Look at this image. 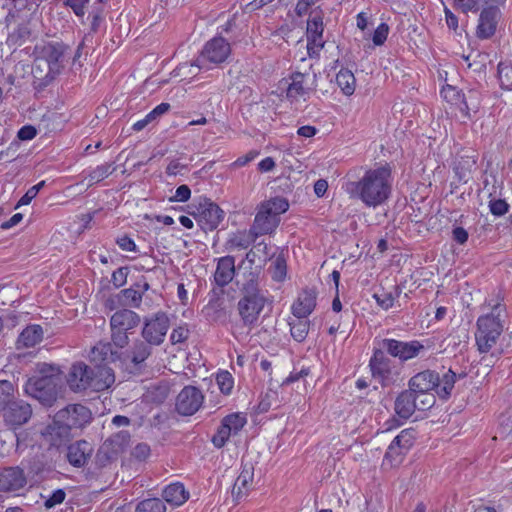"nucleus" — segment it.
I'll use <instances>...</instances> for the list:
<instances>
[{
    "mask_svg": "<svg viewBox=\"0 0 512 512\" xmlns=\"http://www.w3.org/2000/svg\"><path fill=\"white\" fill-rule=\"evenodd\" d=\"M481 310L483 313L476 321L477 349L481 354L492 352V355H501L510 347L509 343L504 344L506 337L501 338L507 318L506 305L497 297L486 300Z\"/></svg>",
    "mask_w": 512,
    "mask_h": 512,
    "instance_id": "obj_1",
    "label": "nucleus"
},
{
    "mask_svg": "<svg viewBox=\"0 0 512 512\" xmlns=\"http://www.w3.org/2000/svg\"><path fill=\"white\" fill-rule=\"evenodd\" d=\"M393 176L388 164L365 171L357 181H348L343 186L352 199L360 200L367 207H377L387 201L391 194Z\"/></svg>",
    "mask_w": 512,
    "mask_h": 512,
    "instance_id": "obj_2",
    "label": "nucleus"
},
{
    "mask_svg": "<svg viewBox=\"0 0 512 512\" xmlns=\"http://www.w3.org/2000/svg\"><path fill=\"white\" fill-rule=\"evenodd\" d=\"M58 369L46 363L38 366V372L27 379L24 393L45 406H52L60 392Z\"/></svg>",
    "mask_w": 512,
    "mask_h": 512,
    "instance_id": "obj_3",
    "label": "nucleus"
},
{
    "mask_svg": "<svg viewBox=\"0 0 512 512\" xmlns=\"http://www.w3.org/2000/svg\"><path fill=\"white\" fill-rule=\"evenodd\" d=\"M456 377L451 369L441 377L436 371L427 369L412 376L408 381V387L419 397L435 391L441 399H447L452 393Z\"/></svg>",
    "mask_w": 512,
    "mask_h": 512,
    "instance_id": "obj_4",
    "label": "nucleus"
},
{
    "mask_svg": "<svg viewBox=\"0 0 512 512\" xmlns=\"http://www.w3.org/2000/svg\"><path fill=\"white\" fill-rule=\"evenodd\" d=\"M289 208L288 201L283 197H275L261 203L250 229L257 238L272 234L280 223V215Z\"/></svg>",
    "mask_w": 512,
    "mask_h": 512,
    "instance_id": "obj_5",
    "label": "nucleus"
},
{
    "mask_svg": "<svg viewBox=\"0 0 512 512\" xmlns=\"http://www.w3.org/2000/svg\"><path fill=\"white\" fill-rule=\"evenodd\" d=\"M69 49L67 44L59 41H50L42 46H36L35 50L39 52V57L36 60V72H42V63L47 65L48 72L44 76L46 84L55 79L64 69L65 55Z\"/></svg>",
    "mask_w": 512,
    "mask_h": 512,
    "instance_id": "obj_6",
    "label": "nucleus"
},
{
    "mask_svg": "<svg viewBox=\"0 0 512 512\" xmlns=\"http://www.w3.org/2000/svg\"><path fill=\"white\" fill-rule=\"evenodd\" d=\"M369 368L373 379L379 382L383 387L395 384L399 377V371L382 349H375L369 360Z\"/></svg>",
    "mask_w": 512,
    "mask_h": 512,
    "instance_id": "obj_7",
    "label": "nucleus"
},
{
    "mask_svg": "<svg viewBox=\"0 0 512 512\" xmlns=\"http://www.w3.org/2000/svg\"><path fill=\"white\" fill-rule=\"evenodd\" d=\"M381 347L390 356L398 358L401 362L414 359L426 350L424 345L417 340L400 341L391 338L383 339Z\"/></svg>",
    "mask_w": 512,
    "mask_h": 512,
    "instance_id": "obj_8",
    "label": "nucleus"
},
{
    "mask_svg": "<svg viewBox=\"0 0 512 512\" xmlns=\"http://www.w3.org/2000/svg\"><path fill=\"white\" fill-rule=\"evenodd\" d=\"M151 347L144 340H135L129 349L121 351V366L130 372L140 371L152 353Z\"/></svg>",
    "mask_w": 512,
    "mask_h": 512,
    "instance_id": "obj_9",
    "label": "nucleus"
},
{
    "mask_svg": "<svg viewBox=\"0 0 512 512\" xmlns=\"http://www.w3.org/2000/svg\"><path fill=\"white\" fill-rule=\"evenodd\" d=\"M169 326L168 316L158 312L153 317L145 319L141 335L151 346H159L164 342Z\"/></svg>",
    "mask_w": 512,
    "mask_h": 512,
    "instance_id": "obj_10",
    "label": "nucleus"
},
{
    "mask_svg": "<svg viewBox=\"0 0 512 512\" xmlns=\"http://www.w3.org/2000/svg\"><path fill=\"white\" fill-rule=\"evenodd\" d=\"M247 423L244 413H232L225 416L211 441L216 448H222L231 436L237 435Z\"/></svg>",
    "mask_w": 512,
    "mask_h": 512,
    "instance_id": "obj_11",
    "label": "nucleus"
},
{
    "mask_svg": "<svg viewBox=\"0 0 512 512\" xmlns=\"http://www.w3.org/2000/svg\"><path fill=\"white\" fill-rule=\"evenodd\" d=\"M266 301L264 295H243L240 298L237 308L244 326L256 324Z\"/></svg>",
    "mask_w": 512,
    "mask_h": 512,
    "instance_id": "obj_12",
    "label": "nucleus"
},
{
    "mask_svg": "<svg viewBox=\"0 0 512 512\" xmlns=\"http://www.w3.org/2000/svg\"><path fill=\"white\" fill-rule=\"evenodd\" d=\"M230 53V44L223 37H214L204 45L197 65L200 67L205 61L213 64L223 63Z\"/></svg>",
    "mask_w": 512,
    "mask_h": 512,
    "instance_id": "obj_13",
    "label": "nucleus"
},
{
    "mask_svg": "<svg viewBox=\"0 0 512 512\" xmlns=\"http://www.w3.org/2000/svg\"><path fill=\"white\" fill-rule=\"evenodd\" d=\"M203 401L204 396L197 387L185 386L177 396L176 410L181 415H193L202 406Z\"/></svg>",
    "mask_w": 512,
    "mask_h": 512,
    "instance_id": "obj_14",
    "label": "nucleus"
},
{
    "mask_svg": "<svg viewBox=\"0 0 512 512\" xmlns=\"http://www.w3.org/2000/svg\"><path fill=\"white\" fill-rule=\"evenodd\" d=\"M58 419L64 421L71 429L81 430L92 420L91 411L81 404L68 405L57 412Z\"/></svg>",
    "mask_w": 512,
    "mask_h": 512,
    "instance_id": "obj_15",
    "label": "nucleus"
},
{
    "mask_svg": "<svg viewBox=\"0 0 512 512\" xmlns=\"http://www.w3.org/2000/svg\"><path fill=\"white\" fill-rule=\"evenodd\" d=\"M413 444L414 437L412 432L402 430L390 443L385 453V460L390 462L392 466L399 465Z\"/></svg>",
    "mask_w": 512,
    "mask_h": 512,
    "instance_id": "obj_16",
    "label": "nucleus"
},
{
    "mask_svg": "<svg viewBox=\"0 0 512 512\" xmlns=\"http://www.w3.org/2000/svg\"><path fill=\"white\" fill-rule=\"evenodd\" d=\"M26 484V474L21 467H0V492L15 493L23 489Z\"/></svg>",
    "mask_w": 512,
    "mask_h": 512,
    "instance_id": "obj_17",
    "label": "nucleus"
},
{
    "mask_svg": "<svg viewBox=\"0 0 512 512\" xmlns=\"http://www.w3.org/2000/svg\"><path fill=\"white\" fill-rule=\"evenodd\" d=\"M224 215V211L217 204L205 200L199 205L196 218L203 230L212 231L218 227Z\"/></svg>",
    "mask_w": 512,
    "mask_h": 512,
    "instance_id": "obj_18",
    "label": "nucleus"
},
{
    "mask_svg": "<svg viewBox=\"0 0 512 512\" xmlns=\"http://www.w3.org/2000/svg\"><path fill=\"white\" fill-rule=\"evenodd\" d=\"M6 408L5 421L14 427L26 424L32 416L31 405L22 399L11 400Z\"/></svg>",
    "mask_w": 512,
    "mask_h": 512,
    "instance_id": "obj_19",
    "label": "nucleus"
},
{
    "mask_svg": "<svg viewBox=\"0 0 512 512\" xmlns=\"http://www.w3.org/2000/svg\"><path fill=\"white\" fill-rule=\"evenodd\" d=\"M91 375L92 368L84 362H76L70 368L67 376V383L70 389L75 392L84 391L89 389V386L91 385Z\"/></svg>",
    "mask_w": 512,
    "mask_h": 512,
    "instance_id": "obj_20",
    "label": "nucleus"
},
{
    "mask_svg": "<svg viewBox=\"0 0 512 512\" xmlns=\"http://www.w3.org/2000/svg\"><path fill=\"white\" fill-rule=\"evenodd\" d=\"M130 442V434L128 431H119L113 434L104 442L97 453V459L100 460L104 456L107 460L113 458L124 450Z\"/></svg>",
    "mask_w": 512,
    "mask_h": 512,
    "instance_id": "obj_21",
    "label": "nucleus"
},
{
    "mask_svg": "<svg viewBox=\"0 0 512 512\" xmlns=\"http://www.w3.org/2000/svg\"><path fill=\"white\" fill-rule=\"evenodd\" d=\"M254 480V466L251 462L242 463L241 472L237 477L233 489L232 496L236 501H240L248 495L252 489Z\"/></svg>",
    "mask_w": 512,
    "mask_h": 512,
    "instance_id": "obj_22",
    "label": "nucleus"
},
{
    "mask_svg": "<svg viewBox=\"0 0 512 512\" xmlns=\"http://www.w3.org/2000/svg\"><path fill=\"white\" fill-rule=\"evenodd\" d=\"M419 396L409 387L399 393L394 402L395 413L402 419H409L417 409Z\"/></svg>",
    "mask_w": 512,
    "mask_h": 512,
    "instance_id": "obj_23",
    "label": "nucleus"
},
{
    "mask_svg": "<svg viewBox=\"0 0 512 512\" xmlns=\"http://www.w3.org/2000/svg\"><path fill=\"white\" fill-rule=\"evenodd\" d=\"M317 294L313 289H305L292 305V313L295 318H307L316 307Z\"/></svg>",
    "mask_w": 512,
    "mask_h": 512,
    "instance_id": "obj_24",
    "label": "nucleus"
},
{
    "mask_svg": "<svg viewBox=\"0 0 512 512\" xmlns=\"http://www.w3.org/2000/svg\"><path fill=\"white\" fill-rule=\"evenodd\" d=\"M92 452L93 447L89 442L79 440L68 446L66 456L71 465L75 467H82L87 463Z\"/></svg>",
    "mask_w": 512,
    "mask_h": 512,
    "instance_id": "obj_25",
    "label": "nucleus"
},
{
    "mask_svg": "<svg viewBox=\"0 0 512 512\" xmlns=\"http://www.w3.org/2000/svg\"><path fill=\"white\" fill-rule=\"evenodd\" d=\"M308 78V74H303L300 72H296L291 75V82L289 83L286 90V95L289 100L292 102L298 100L299 98L306 100V97L309 96L310 92L313 90V88L308 86Z\"/></svg>",
    "mask_w": 512,
    "mask_h": 512,
    "instance_id": "obj_26",
    "label": "nucleus"
},
{
    "mask_svg": "<svg viewBox=\"0 0 512 512\" xmlns=\"http://www.w3.org/2000/svg\"><path fill=\"white\" fill-rule=\"evenodd\" d=\"M235 276V258L227 255L218 259L214 282L219 287L228 285Z\"/></svg>",
    "mask_w": 512,
    "mask_h": 512,
    "instance_id": "obj_27",
    "label": "nucleus"
},
{
    "mask_svg": "<svg viewBox=\"0 0 512 512\" xmlns=\"http://www.w3.org/2000/svg\"><path fill=\"white\" fill-rule=\"evenodd\" d=\"M140 321V316L136 312L130 309H121L111 316L110 327L111 329L128 332L129 330L137 327Z\"/></svg>",
    "mask_w": 512,
    "mask_h": 512,
    "instance_id": "obj_28",
    "label": "nucleus"
},
{
    "mask_svg": "<svg viewBox=\"0 0 512 512\" xmlns=\"http://www.w3.org/2000/svg\"><path fill=\"white\" fill-rule=\"evenodd\" d=\"M43 435L50 438L53 446H60L72 435V429L64 421L58 419V414L56 413L52 423L46 427Z\"/></svg>",
    "mask_w": 512,
    "mask_h": 512,
    "instance_id": "obj_29",
    "label": "nucleus"
},
{
    "mask_svg": "<svg viewBox=\"0 0 512 512\" xmlns=\"http://www.w3.org/2000/svg\"><path fill=\"white\" fill-rule=\"evenodd\" d=\"M91 385L89 389L94 391H104L110 388L115 382V375L111 368L106 366L97 367L96 370L92 369L90 379Z\"/></svg>",
    "mask_w": 512,
    "mask_h": 512,
    "instance_id": "obj_30",
    "label": "nucleus"
},
{
    "mask_svg": "<svg viewBox=\"0 0 512 512\" xmlns=\"http://www.w3.org/2000/svg\"><path fill=\"white\" fill-rule=\"evenodd\" d=\"M162 497L167 503L173 506H181L188 500L189 492L182 483L176 482L164 488Z\"/></svg>",
    "mask_w": 512,
    "mask_h": 512,
    "instance_id": "obj_31",
    "label": "nucleus"
},
{
    "mask_svg": "<svg viewBox=\"0 0 512 512\" xmlns=\"http://www.w3.org/2000/svg\"><path fill=\"white\" fill-rule=\"evenodd\" d=\"M43 338V329L40 325L27 326L19 335L17 340L18 348H31L40 343Z\"/></svg>",
    "mask_w": 512,
    "mask_h": 512,
    "instance_id": "obj_32",
    "label": "nucleus"
},
{
    "mask_svg": "<svg viewBox=\"0 0 512 512\" xmlns=\"http://www.w3.org/2000/svg\"><path fill=\"white\" fill-rule=\"evenodd\" d=\"M92 354L94 360L104 362L121 363V351L114 350L109 342H99L93 349Z\"/></svg>",
    "mask_w": 512,
    "mask_h": 512,
    "instance_id": "obj_33",
    "label": "nucleus"
},
{
    "mask_svg": "<svg viewBox=\"0 0 512 512\" xmlns=\"http://www.w3.org/2000/svg\"><path fill=\"white\" fill-rule=\"evenodd\" d=\"M324 27L323 20L320 16H314L307 23V42L315 44L317 50L324 47L325 42L322 40Z\"/></svg>",
    "mask_w": 512,
    "mask_h": 512,
    "instance_id": "obj_34",
    "label": "nucleus"
},
{
    "mask_svg": "<svg viewBox=\"0 0 512 512\" xmlns=\"http://www.w3.org/2000/svg\"><path fill=\"white\" fill-rule=\"evenodd\" d=\"M257 237L254 236L252 230H242L232 233L227 240V248L234 250L247 249L252 243L256 241Z\"/></svg>",
    "mask_w": 512,
    "mask_h": 512,
    "instance_id": "obj_35",
    "label": "nucleus"
},
{
    "mask_svg": "<svg viewBox=\"0 0 512 512\" xmlns=\"http://www.w3.org/2000/svg\"><path fill=\"white\" fill-rule=\"evenodd\" d=\"M30 35L31 31L28 23L22 22L8 33L6 42L9 46H21Z\"/></svg>",
    "mask_w": 512,
    "mask_h": 512,
    "instance_id": "obj_36",
    "label": "nucleus"
},
{
    "mask_svg": "<svg viewBox=\"0 0 512 512\" xmlns=\"http://www.w3.org/2000/svg\"><path fill=\"white\" fill-rule=\"evenodd\" d=\"M290 333L297 342H303L309 332L310 321L307 318H296L289 321Z\"/></svg>",
    "mask_w": 512,
    "mask_h": 512,
    "instance_id": "obj_37",
    "label": "nucleus"
},
{
    "mask_svg": "<svg viewBox=\"0 0 512 512\" xmlns=\"http://www.w3.org/2000/svg\"><path fill=\"white\" fill-rule=\"evenodd\" d=\"M355 77L348 69H341L336 75V83L345 95H352L355 91Z\"/></svg>",
    "mask_w": 512,
    "mask_h": 512,
    "instance_id": "obj_38",
    "label": "nucleus"
},
{
    "mask_svg": "<svg viewBox=\"0 0 512 512\" xmlns=\"http://www.w3.org/2000/svg\"><path fill=\"white\" fill-rule=\"evenodd\" d=\"M112 172L113 169L111 168V164L105 163L88 171L84 180H87V186L91 187L94 184L99 183L100 181L107 178Z\"/></svg>",
    "mask_w": 512,
    "mask_h": 512,
    "instance_id": "obj_39",
    "label": "nucleus"
},
{
    "mask_svg": "<svg viewBox=\"0 0 512 512\" xmlns=\"http://www.w3.org/2000/svg\"><path fill=\"white\" fill-rule=\"evenodd\" d=\"M500 87L504 90L512 91V65L506 62H500L497 67Z\"/></svg>",
    "mask_w": 512,
    "mask_h": 512,
    "instance_id": "obj_40",
    "label": "nucleus"
},
{
    "mask_svg": "<svg viewBox=\"0 0 512 512\" xmlns=\"http://www.w3.org/2000/svg\"><path fill=\"white\" fill-rule=\"evenodd\" d=\"M135 512H166V506L161 499L150 498L138 503Z\"/></svg>",
    "mask_w": 512,
    "mask_h": 512,
    "instance_id": "obj_41",
    "label": "nucleus"
},
{
    "mask_svg": "<svg viewBox=\"0 0 512 512\" xmlns=\"http://www.w3.org/2000/svg\"><path fill=\"white\" fill-rule=\"evenodd\" d=\"M259 273L257 270L248 274L242 287L243 295H263L259 290Z\"/></svg>",
    "mask_w": 512,
    "mask_h": 512,
    "instance_id": "obj_42",
    "label": "nucleus"
},
{
    "mask_svg": "<svg viewBox=\"0 0 512 512\" xmlns=\"http://www.w3.org/2000/svg\"><path fill=\"white\" fill-rule=\"evenodd\" d=\"M399 294V288L395 286V294L393 292L382 290L379 293H375L373 298L381 308L388 310L394 305L395 299L399 296Z\"/></svg>",
    "mask_w": 512,
    "mask_h": 512,
    "instance_id": "obj_43",
    "label": "nucleus"
},
{
    "mask_svg": "<svg viewBox=\"0 0 512 512\" xmlns=\"http://www.w3.org/2000/svg\"><path fill=\"white\" fill-rule=\"evenodd\" d=\"M15 388L8 380L0 381V411L6 409L11 400L14 399Z\"/></svg>",
    "mask_w": 512,
    "mask_h": 512,
    "instance_id": "obj_44",
    "label": "nucleus"
},
{
    "mask_svg": "<svg viewBox=\"0 0 512 512\" xmlns=\"http://www.w3.org/2000/svg\"><path fill=\"white\" fill-rule=\"evenodd\" d=\"M120 295L124 298L123 304L132 308H139L142 303L141 292L135 287L124 289L120 292Z\"/></svg>",
    "mask_w": 512,
    "mask_h": 512,
    "instance_id": "obj_45",
    "label": "nucleus"
},
{
    "mask_svg": "<svg viewBox=\"0 0 512 512\" xmlns=\"http://www.w3.org/2000/svg\"><path fill=\"white\" fill-rule=\"evenodd\" d=\"M269 270L271 272L273 280L283 281L287 274V265L285 258L281 255L277 256Z\"/></svg>",
    "mask_w": 512,
    "mask_h": 512,
    "instance_id": "obj_46",
    "label": "nucleus"
},
{
    "mask_svg": "<svg viewBox=\"0 0 512 512\" xmlns=\"http://www.w3.org/2000/svg\"><path fill=\"white\" fill-rule=\"evenodd\" d=\"M216 381H217L220 391L223 394L229 395L231 393L233 386H234V379L228 371H222V372L218 373L217 377H216Z\"/></svg>",
    "mask_w": 512,
    "mask_h": 512,
    "instance_id": "obj_47",
    "label": "nucleus"
},
{
    "mask_svg": "<svg viewBox=\"0 0 512 512\" xmlns=\"http://www.w3.org/2000/svg\"><path fill=\"white\" fill-rule=\"evenodd\" d=\"M111 341L112 346L118 348L119 351H123L122 349L129 343V337L126 331L111 329Z\"/></svg>",
    "mask_w": 512,
    "mask_h": 512,
    "instance_id": "obj_48",
    "label": "nucleus"
},
{
    "mask_svg": "<svg viewBox=\"0 0 512 512\" xmlns=\"http://www.w3.org/2000/svg\"><path fill=\"white\" fill-rule=\"evenodd\" d=\"M440 93L443 99L451 104L457 105L463 101L460 91L451 85L443 87Z\"/></svg>",
    "mask_w": 512,
    "mask_h": 512,
    "instance_id": "obj_49",
    "label": "nucleus"
},
{
    "mask_svg": "<svg viewBox=\"0 0 512 512\" xmlns=\"http://www.w3.org/2000/svg\"><path fill=\"white\" fill-rule=\"evenodd\" d=\"M45 186V181H40L36 185L30 187L27 192L20 198L16 208L22 205H28L39 193V191Z\"/></svg>",
    "mask_w": 512,
    "mask_h": 512,
    "instance_id": "obj_50",
    "label": "nucleus"
},
{
    "mask_svg": "<svg viewBox=\"0 0 512 512\" xmlns=\"http://www.w3.org/2000/svg\"><path fill=\"white\" fill-rule=\"evenodd\" d=\"M489 209L494 216L501 217L509 211V204L503 199H492L489 201Z\"/></svg>",
    "mask_w": 512,
    "mask_h": 512,
    "instance_id": "obj_51",
    "label": "nucleus"
},
{
    "mask_svg": "<svg viewBox=\"0 0 512 512\" xmlns=\"http://www.w3.org/2000/svg\"><path fill=\"white\" fill-rule=\"evenodd\" d=\"M455 5L464 13H476L480 10L483 2L479 0H455Z\"/></svg>",
    "mask_w": 512,
    "mask_h": 512,
    "instance_id": "obj_52",
    "label": "nucleus"
},
{
    "mask_svg": "<svg viewBox=\"0 0 512 512\" xmlns=\"http://www.w3.org/2000/svg\"><path fill=\"white\" fill-rule=\"evenodd\" d=\"M88 3L89 0H64V5L71 8L74 14L79 18L84 17Z\"/></svg>",
    "mask_w": 512,
    "mask_h": 512,
    "instance_id": "obj_53",
    "label": "nucleus"
},
{
    "mask_svg": "<svg viewBox=\"0 0 512 512\" xmlns=\"http://www.w3.org/2000/svg\"><path fill=\"white\" fill-rule=\"evenodd\" d=\"M190 331L186 325L174 328L171 335L170 341L173 345L185 342L189 337Z\"/></svg>",
    "mask_w": 512,
    "mask_h": 512,
    "instance_id": "obj_54",
    "label": "nucleus"
},
{
    "mask_svg": "<svg viewBox=\"0 0 512 512\" xmlns=\"http://www.w3.org/2000/svg\"><path fill=\"white\" fill-rule=\"evenodd\" d=\"M389 34V26L386 23H381L374 31L372 41L376 46H381L385 43Z\"/></svg>",
    "mask_w": 512,
    "mask_h": 512,
    "instance_id": "obj_55",
    "label": "nucleus"
},
{
    "mask_svg": "<svg viewBox=\"0 0 512 512\" xmlns=\"http://www.w3.org/2000/svg\"><path fill=\"white\" fill-rule=\"evenodd\" d=\"M66 498V492L63 489L54 490L44 502L47 509H51L58 504L63 503Z\"/></svg>",
    "mask_w": 512,
    "mask_h": 512,
    "instance_id": "obj_56",
    "label": "nucleus"
},
{
    "mask_svg": "<svg viewBox=\"0 0 512 512\" xmlns=\"http://www.w3.org/2000/svg\"><path fill=\"white\" fill-rule=\"evenodd\" d=\"M128 268L120 267L112 273L111 281L116 288L123 286L127 281Z\"/></svg>",
    "mask_w": 512,
    "mask_h": 512,
    "instance_id": "obj_57",
    "label": "nucleus"
},
{
    "mask_svg": "<svg viewBox=\"0 0 512 512\" xmlns=\"http://www.w3.org/2000/svg\"><path fill=\"white\" fill-rule=\"evenodd\" d=\"M117 245L123 250L127 252H136L137 246L135 242L128 237L127 235H122L116 240Z\"/></svg>",
    "mask_w": 512,
    "mask_h": 512,
    "instance_id": "obj_58",
    "label": "nucleus"
},
{
    "mask_svg": "<svg viewBox=\"0 0 512 512\" xmlns=\"http://www.w3.org/2000/svg\"><path fill=\"white\" fill-rule=\"evenodd\" d=\"M259 152L256 151V150H251L249 151L246 155L244 156H241L239 158H237L232 164H231V167L233 168H238V167H243L245 166L246 164H248L249 162H251L252 160H254L257 156H258Z\"/></svg>",
    "mask_w": 512,
    "mask_h": 512,
    "instance_id": "obj_59",
    "label": "nucleus"
},
{
    "mask_svg": "<svg viewBox=\"0 0 512 512\" xmlns=\"http://www.w3.org/2000/svg\"><path fill=\"white\" fill-rule=\"evenodd\" d=\"M132 455L138 460H145L150 455V447L146 443H139L134 447Z\"/></svg>",
    "mask_w": 512,
    "mask_h": 512,
    "instance_id": "obj_60",
    "label": "nucleus"
},
{
    "mask_svg": "<svg viewBox=\"0 0 512 512\" xmlns=\"http://www.w3.org/2000/svg\"><path fill=\"white\" fill-rule=\"evenodd\" d=\"M191 196V190L187 185H180L177 187L175 194L173 196V200L178 202H185Z\"/></svg>",
    "mask_w": 512,
    "mask_h": 512,
    "instance_id": "obj_61",
    "label": "nucleus"
},
{
    "mask_svg": "<svg viewBox=\"0 0 512 512\" xmlns=\"http://www.w3.org/2000/svg\"><path fill=\"white\" fill-rule=\"evenodd\" d=\"M37 134L36 129L31 125H26L20 128L17 137L20 140H32Z\"/></svg>",
    "mask_w": 512,
    "mask_h": 512,
    "instance_id": "obj_62",
    "label": "nucleus"
},
{
    "mask_svg": "<svg viewBox=\"0 0 512 512\" xmlns=\"http://www.w3.org/2000/svg\"><path fill=\"white\" fill-rule=\"evenodd\" d=\"M309 374H310V369L306 368V367L301 368V370H299V371L293 370L292 372H290L289 376L286 378L284 383L288 384V383L296 382L302 378H305Z\"/></svg>",
    "mask_w": 512,
    "mask_h": 512,
    "instance_id": "obj_63",
    "label": "nucleus"
},
{
    "mask_svg": "<svg viewBox=\"0 0 512 512\" xmlns=\"http://www.w3.org/2000/svg\"><path fill=\"white\" fill-rule=\"evenodd\" d=\"M423 396H424V398L421 399L419 402H417V409L420 411H425V410L430 409L435 403V397L433 394L428 393Z\"/></svg>",
    "mask_w": 512,
    "mask_h": 512,
    "instance_id": "obj_64",
    "label": "nucleus"
}]
</instances>
